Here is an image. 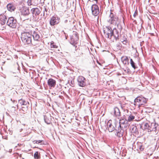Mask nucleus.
<instances>
[{
	"label": "nucleus",
	"instance_id": "16",
	"mask_svg": "<svg viewBox=\"0 0 159 159\" xmlns=\"http://www.w3.org/2000/svg\"><path fill=\"white\" fill-rule=\"evenodd\" d=\"M112 36L114 37L116 41H117L119 39V31L115 28L112 30Z\"/></svg>",
	"mask_w": 159,
	"mask_h": 159
},
{
	"label": "nucleus",
	"instance_id": "13",
	"mask_svg": "<svg viewBox=\"0 0 159 159\" xmlns=\"http://www.w3.org/2000/svg\"><path fill=\"white\" fill-rule=\"evenodd\" d=\"M7 16L4 14H1L0 15V30H3V27L1 25H3L6 23L7 20Z\"/></svg>",
	"mask_w": 159,
	"mask_h": 159
},
{
	"label": "nucleus",
	"instance_id": "28",
	"mask_svg": "<svg viewBox=\"0 0 159 159\" xmlns=\"http://www.w3.org/2000/svg\"><path fill=\"white\" fill-rule=\"evenodd\" d=\"M130 64L132 67L134 69H135L138 68L137 66L136 65L135 63L133 61L132 59H130Z\"/></svg>",
	"mask_w": 159,
	"mask_h": 159
},
{
	"label": "nucleus",
	"instance_id": "7",
	"mask_svg": "<svg viewBox=\"0 0 159 159\" xmlns=\"http://www.w3.org/2000/svg\"><path fill=\"white\" fill-rule=\"evenodd\" d=\"M60 22V18L57 15H54L51 18L49 23L51 26H54L57 25Z\"/></svg>",
	"mask_w": 159,
	"mask_h": 159
},
{
	"label": "nucleus",
	"instance_id": "48",
	"mask_svg": "<svg viewBox=\"0 0 159 159\" xmlns=\"http://www.w3.org/2000/svg\"><path fill=\"white\" fill-rule=\"evenodd\" d=\"M22 3V2H20V4H21V3Z\"/></svg>",
	"mask_w": 159,
	"mask_h": 159
},
{
	"label": "nucleus",
	"instance_id": "14",
	"mask_svg": "<svg viewBox=\"0 0 159 159\" xmlns=\"http://www.w3.org/2000/svg\"><path fill=\"white\" fill-rule=\"evenodd\" d=\"M20 10L21 15L24 16H28L30 13L29 8L25 6L23 7Z\"/></svg>",
	"mask_w": 159,
	"mask_h": 159
},
{
	"label": "nucleus",
	"instance_id": "26",
	"mask_svg": "<svg viewBox=\"0 0 159 159\" xmlns=\"http://www.w3.org/2000/svg\"><path fill=\"white\" fill-rule=\"evenodd\" d=\"M128 123H126L125 124L124 123L122 125H119V126L126 131L127 128L128 126Z\"/></svg>",
	"mask_w": 159,
	"mask_h": 159
},
{
	"label": "nucleus",
	"instance_id": "31",
	"mask_svg": "<svg viewBox=\"0 0 159 159\" xmlns=\"http://www.w3.org/2000/svg\"><path fill=\"white\" fill-rule=\"evenodd\" d=\"M25 107L22 106L21 107L22 110L24 112L26 113L28 111L29 106H25Z\"/></svg>",
	"mask_w": 159,
	"mask_h": 159
},
{
	"label": "nucleus",
	"instance_id": "45",
	"mask_svg": "<svg viewBox=\"0 0 159 159\" xmlns=\"http://www.w3.org/2000/svg\"><path fill=\"white\" fill-rule=\"evenodd\" d=\"M122 18H123V23H124V17L123 16H122Z\"/></svg>",
	"mask_w": 159,
	"mask_h": 159
},
{
	"label": "nucleus",
	"instance_id": "25",
	"mask_svg": "<svg viewBox=\"0 0 159 159\" xmlns=\"http://www.w3.org/2000/svg\"><path fill=\"white\" fill-rule=\"evenodd\" d=\"M126 123H128V121L126 118H124L122 117L120 118V119L119 120V125L123 124L124 123L125 124Z\"/></svg>",
	"mask_w": 159,
	"mask_h": 159
},
{
	"label": "nucleus",
	"instance_id": "36",
	"mask_svg": "<svg viewBox=\"0 0 159 159\" xmlns=\"http://www.w3.org/2000/svg\"><path fill=\"white\" fill-rule=\"evenodd\" d=\"M131 128H132V132L133 133H135L136 131L137 128L136 126H132V127H131Z\"/></svg>",
	"mask_w": 159,
	"mask_h": 159
},
{
	"label": "nucleus",
	"instance_id": "46",
	"mask_svg": "<svg viewBox=\"0 0 159 159\" xmlns=\"http://www.w3.org/2000/svg\"><path fill=\"white\" fill-rule=\"evenodd\" d=\"M12 150L11 149H10L9 150V152H11Z\"/></svg>",
	"mask_w": 159,
	"mask_h": 159
},
{
	"label": "nucleus",
	"instance_id": "42",
	"mask_svg": "<svg viewBox=\"0 0 159 159\" xmlns=\"http://www.w3.org/2000/svg\"><path fill=\"white\" fill-rule=\"evenodd\" d=\"M68 21V19H66L64 21V23L65 24L67 23Z\"/></svg>",
	"mask_w": 159,
	"mask_h": 159
},
{
	"label": "nucleus",
	"instance_id": "20",
	"mask_svg": "<svg viewBox=\"0 0 159 159\" xmlns=\"http://www.w3.org/2000/svg\"><path fill=\"white\" fill-rule=\"evenodd\" d=\"M7 7V10L11 12L14 11L16 8L15 5L12 3L8 4Z\"/></svg>",
	"mask_w": 159,
	"mask_h": 159
},
{
	"label": "nucleus",
	"instance_id": "39",
	"mask_svg": "<svg viewBox=\"0 0 159 159\" xmlns=\"http://www.w3.org/2000/svg\"><path fill=\"white\" fill-rule=\"evenodd\" d=\"M44 10L43 11V15H44L45 13V12H47L48 9L47 8V7H44ZM46 15L48 14L47 13H46Z\"/></svg>",
	"mask_w": 159,
	"mask_h": 159
},
{
	"label": "nucleus",
	"instance_id": "6",
	"mask_svg": "<svg viewBox=\"0 0 159 159\" xmlns=\"http://www.w3.org/2000/svg\"><path fill=\"white\" fill-rule=\"evenodd\" d=\"M31 12L34 20L35 21L38 20L39 17V15L41 12L39 9L38 7L32 8L31 10Z\"/></svg>",
	"mask_w": 159,
	"mask_h": 159
},
{
	"label": "nucleus",
	"instance_id": "22",
	"mask_svg": "<svg viewBox=\"0 0 159 159\" xmlns=\"http://www.w3.org/2000/svg\"><path fill=\"white\" fill-rule=\"evenodd\" d=\"M51 119L52 117L50 116H44V120L45 122L47 124H50L51 123Z\"/></svg>",
	"mask_w": 159,
	"mask_h": 159
},
{
	"label": "nucleus",
	"instance_id": "1",
	"mask_svg": "<svg viewBox=\"0 0 159 159\" xmlns=\"http://www.w3.org/2000/svg\"><path fill=\"white\" fill-rule=\"evenodd\" d=\"M109 24L112 25H117V28L120 30L122 29V26L119 21V19L116 14L110 10V13L107 20Z\"/></svg>",
	"mask_w": 159,
	"mask_h": 159
},
{
	"label": "nucleus",
	"instance_id": "33",
	"mask_svg": "<svg viewBox=\"0 0 159 159\" xmlns=\"http://www.w3.org/2000/svg\"><path fill=\"white\" fill-rule=\"evenodd\" d=\"M50 47L51 48H57V46L54 43V42L53 41H52L51 42L50 44Z\"/></svg>",
	"mask_w": 159,
	"mask_h": 159
},
{
	"label": "nucleus",
	"instance_id": "32",
	"mask_svg": "<svg viewBox=\"0 0 159 159\" xmlns=\"http://www.w3.org/2000/svg\"><path fill=\"white\" fill-rule=\"evenodd\" d=\"M156 147L154 146L151 147L149 149V151L151 152V153L150 154V156H151L153 154L155 150Z\"/></svg>",
	"mask_w": 159,
	"mask_h": 159
},
{
	"label": "nucleus",
	"instance_id": "24",
	"mask_svg": "<svg viewBox=\"0 0 159 159\" xmlns=\"http://www.w3.org/2000/svg\"><path fill=\"white\" fill-rule=\"evenodd\" d=\"M121 60L123 64L124 65H128L129 64V59L127 56L122 57H121Z\"/></svg>",
	"mask_w": 159,
	"mask_h": 159
},
{
	"label": "nucleus",
	"instance_id": "2",
	"mask_svg": "<svg viewBox=\"0 0 159 159\" xmlns=\"http://www.w3.org/2000/svg\"><path fill=\"white\" fill-rule=\"evenodd\" d=\"M21 39L25 44L32 43V34L29 32H24L22 33L21 36Z\"/></svg>",
	"mask_w": 159,
	"mask_h": 159
},
{
	"label": "nucleus",
	"instance_id": "30",
	"mask_svg": "<svg viewBox=\"0 0 159 159\" xmlns=\"http://www.w3.org/2000/svg\"><path fill=\"white\" fill-rule=\"evenodd\" d=\"M33 143L34 144H40L41 145H43L44 144L43 141L41 140H34L33 141Z\"/></svg>",
	"mask_w": 159,
	"mask_h": 159
},
{
	"label": "nucleus",
	"instance_id": "4",
	"mask_svg": "<svg viewBox=\"0 0 159 159\" xmlns=\"http://www.w3.org/2000/svg\"><path fill=\"white\" fill-rule=\"evenodd\" d=\"M6 25L10 28L15 29L16 27L17 22L16 19L13 17H11L7 19Z\"/></svg>",
	"mask_w": 159,
	"mask_h": 159
},
{
	"label": "nucleus",
	"instance_id": "27",
	"mask_svg": "<svg viewBox=\"0 0 159 159\" xmlns=\"http://www.w3.org/2000/svg\"><path fill=\"white\" fill-rule=\"evenodd\" d=\"M128 118H126L128 121H132L135 118V116L132 114H130L129 115H128Z\"/></svg>",
	"mask_w": 159,
	"mask_h": 159
},
{
	"label": "nucleus",
	"instance_id": "11",
	"mask_svg": "<svg viewBox=\"0 0 159 159\" xmlns=\"http://www.w3.org/2000/svg\"><path fill=\"white\" fill-rule=\"evenodd\" d=\"M78 85L80 87H84L86 84L85 79L83 76H79L77 78Z\"/></svg>",
	"mask_w": 159,
	"mask_h": 159
},
{
	"label": "nucleus",
	"instance_id": "18",
	"mask_svg": "<svg viewBox=\"0 0 159 159\" xmlns=\"http://www.w3.org/2000/svg\"><path fill=\"white\" fill-rule=\"evenodd\" d=\"M113 113L114 115L118 119H120V112L119 109L117 107H115L114 108L113 110Z\"/></svg>",
	"mask_w": 159,
	"mask_h": 159
},
{
	"label": "nucleus",
	"instance_id": "37",
	"mask_svg": "<svg viewBox=\"0 0 159 159\" xmlns=\"http://www.w3.org/2000/svg\"><path fill=\"white\" fill-rule=\"evenodd\" d=\"M139 150L141 151H143L144 148V146L141 144L139 145Z\"/></svg>",
	"mask_w": 159,
	"mask_h": 159
},
{
	"label": "nucleus",
	"instance_id": "8",
	"mask_svg": "<svg viewBox=\"0 0 159 159\" xmlns=\"http://www.w3.org/2000/svg\"><path fill=\"white\" fill-rule=\"evenodd\" d=\"M116 125L115 123H112L111 120H109L107 124V129L109 132H112L116 130Z\"/></svg>",
	"mask_w": 159,
	"mask_h": 159
},
{
	"label": "nucleus",
	"instance_id": "40",
	"mask_svg": "<svg viewBox=\"0 0 159 159\" xmlns=\"http://www.w3.org/2000/svg\"><path fill=\"white\" fill-rule=\"evenodd\" d=\"M138 15V11H137V10H136L135 12H134V15H133V16H134V17H136V16Z\"/></svg>",
	"mask_w": 159,
	"mask_h": 159
},
{
	"label": "nucleus",
	"instance_id": "12",
	"mask_svg": "<svg viewBox=\"0 0 159 159\" xmlns=\"http://www.w3.org/2000/svg\"><path fill=\"white\" fill-rule=\"evenodd\" d=\"M116 135L119 137H122L123 135L126 134V131L119 126L118 129H116Z\"/></svg>",
	"mask_w": 159,
	"mask_h": 159
},
{
	"label": "nucleus",
	"instance_id": "15",
	"mask_svg": "<svg viewBox=\"0 0 159 159\" xmlns=\"http://www.w3.org/2000/svg\"><path fill=\"white\" fill-rule=\"evenodd\" d=\"M104 34L107 35L108 38L111 39L112 37V30L111 27L107 26L106 27V28L103 30Z\"/></svg>",
	"mask_w": 159,
	"mask_h": 159
},
{
	"label": "nucleus",
	"instance_id": "43",
	"mask_svg": "<svg viewBox=\"0 0 159 159\" xmlns=\"http://www.w3.org/2000/svg\"><path fill=\"white\" fill-rule=\"evenodd\" d=\"M62 32L64 33V34H65V35L66 39H67V38H66V34L64 32V31H63Z\"/></svg>",
	"mask_w": 159,
	"mask_h": 159
},
{
	"label": "nucleus",
	"instance_id": "3",
	"mask_svg": "<svg viewBox=\"0 0 159 159\" xmlns=\"http://www.w3.org/2000/svg\"><path fill=\"white\" fill-rule=\"evenodd\" d=\"M148 99H147L143 96L141 95L138 96L134 100V104L137 105L139 107H140L142 106H144L147 103Z\"/></svg>",
	"mask_w": 159,
	"mask_h": 159
},
{
	"label": "nucleus",
	"instance_id": "10",
	"mask_svg": "<svg viewBox=\"0 0 159 159\" xmlns=\"http://www.w3.org/2000/svg\"><path fill=\"white\" fill-rule=\"evenodd\" d=\"M92 14L95 16H97L99 12V8L96 4L93 5L91 7Z\"/></svg>",
	"mask_w": 159,
	"mask_h": 159
},
{
	"label": "nucleus",
	"instance_id": "50",
	"mask_svg": "<svg viewBox=\"0 0 159 159\" xmlns=\"http://www.w3.org/2000/svg\"><path fill=\"white\" fill-rule=\"evenodd\" d=\"M24 106V107H25V106Z\"/></svg>",
	"mask_w": 159,
	"mask_h": 159
},
{
	"label": "nucleus",
	"instance_id": "21",
	"mask_svg": "<svg viewBox=\"0 0 159 159\" xmlns=\"http://www.w3.org/2000/svg\"><path fill=\"white\" fill-rule=\"evenodd\" d=\"M18 103L21 106H29V103L27 101H26L25 100L21 99L18 100Z\"/></svg>",
	"mask_w": 159,
	"mask_h": 159
},
{
	"label": "nucleus",
	"instance_id": "35",
	"mask_svg": "<svg viewBox=\"0 0 159 159\" xmlns=\"http://www.w3.org/2000/svg\"><path fill=\"white\" fill-rule=\"evenodd\" d=\"M32 0H27L26 3L28 6H30L33 5Z\"/></svg>",
	"mask_w": 159,
	"mask_h": 159
},
{
	"label": "nucleus",
	"instance_id": "47",
	"mask_svg": "<svg viewBox=\"0 0 159 159\" xmlns=\"http://www.w3.org/2000/svg\"><path fill=\"white\" fill-rule=\"evenodd\" d=\"M11 100L12 101L13 103L15 102V100L12 101L11 99Z\"/></svg>",
	"mask_w": 159,
	"mask_h": 159
},
{
	"label": "nucleus",
	"instance_id": "49",
	"mask_svg": "<svg viewBox=\"0 0 159 159\" xmlns=\"http://www.w3.org/2000/svg\"><path fill=\"white\" fill-rule=\"evenodd\" d=\"M17 107H18V105H17Z\"/></svg>",
	"mask_w": 159,
	"mask_h": 159
},
{
	"label": "nucleus",
	"instance_id": "17",
	"mask_svg": "<svg viewBox=\"0 0 159 159\" xmlns=\"http://www.w3.org/2000/svg\"><path fill=\"white\" fill-rule=\"evenodd\" d=\"M48 84L50 89L54 88L56 84V81L52 79H49L48 80Z\"/></svg>",
	"mask_w": 159,
	"mask_h": 159
},
{
	"label": "nucleus",
	"instance_id": "23",
	"mask_svg": "<svg viewBox=\"0 0 159 159\" xmlns=\"http://www.w3.org/2000/svg\"><path fill=\"white\" fill-rule=\"evenodd\" d=\"M150 123H148L147 122H143L142 124V125H141V128L143 129H148V131L149 128Z\"/></svg>",
	"mask_w": 159,
	"mask_h": 159
},
{
	"label": "nucleus",
	"instance_id": "29",
	"mask_svg": "<svg viewBox=\"0 0 159 159\" xmlns=\"http://www.w3.org/2000/svg\"><path fill=\"white\" fill-rule=\"evenodd\" d=\"M40 154L38 152H36L34 154V158L35 159H39L40 158Z\"/></svg>",
	"mask_w": 159,
	"mask_h": 159
},
{
	"label": "nucleus",
	"instance_id": "5",
	"mask_svg": "<svg viewBox=\"0 0 159 159\" xmlns=\"http://www.w3.org/2000/svg\"><path fill=\"white\" fill-rule=\"evenodd\" d=\"M79 39V35L78 33L76 31H73V34L70 36V43L74 46L76 47L75 45L77 44Z\"/></svg>",
	"mask_w": 159,
	"mask_h": 159
},
{
	"label": "nucleus",
	"instance_id": "34",
	"mask_svg": "<svg viewBox=\"0 0 159 159\" xmlns=\"http://www.w3.org/2000/svg\"><path fill=\"white\" fill-rule=\"evenodd\" d=\"M116 47L117 50H121L122 48V45L120 43H117L116 45Z\"/></svg>",
	"mask_w": 159,
	"mask_h": 159
},
{
	"label": "nucleus",
	"instance_id": "44",
	"mask_svg": "<svg viewBox=\"0 0 159 159\" xmlns=\"http://www.w3.org/2000/svg\"><path fill=\"white\" fill-rule=\"evenodd\" d=\"M59 86H60V90H59V91H60V89H61V85H59Z\"/></svg>",
	"mask_w": 159,
	"mask_h": 159
},
{
	"label": "nucleus",
	"instance_id": "19",
	"mask_svg": "<svg viewBox=\"0 0 159 159\" xmlns=\"http://www.w3.org/2000/svg\"><path fill=\"white\" fill-rule=\"evenodd\" d=\"M32 35L33 36L34 40L39 41L40 39V36L38 32L34 31Z\"/></svg>",
	"mask_w": 159,
	"mask_h": 159
},
{
	"label": "nucleus",
	"instance_id": "38",
	"mask_svg": "<svg viewBox=\"0 0 159 159\" xmlns=\"http://www.w3.org/2000/svg\"><path fill=\"white\" fill-rule=\"evenodd\" d=\"M121 42L123 44L126 45L128 43V40L127 39L125 38L124 40H122Z\"/></svg>",
	"mask_w": 159,
	"mask_h": 159
},
{
	"label": "nucleus",
	"instance_id": "9",
	"mask_svg": "<svg viewBox=\"0 0 159 159\" xmlns=\"http://www.w3.org/2000/svg\"><path fill=\"white\" fill-rule=\"evenodd\" d=\"M159 128V125L158 124L155 122H152L150 124L148 132H151L154 131L157 133L158 131V129Z\"/></svg>",
	"mask_w": 159,
	"mask_h": 159
},
{
	"label": "nucleus",
	"instance_id": "41",
	"mask_svg": "<svg viewBox=\"0 0 159 159\" xmlns=\"http://www.w3.org/2000/svg\"><path fill=\"white\" fill-rule=\"evenodd\" d=\"M71 84V86H73L74 85V81H71L70 82Z\"/></svg>",
	"mask_w": 159,
	"mask_h": 159
}]
</instances>
